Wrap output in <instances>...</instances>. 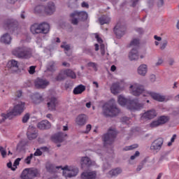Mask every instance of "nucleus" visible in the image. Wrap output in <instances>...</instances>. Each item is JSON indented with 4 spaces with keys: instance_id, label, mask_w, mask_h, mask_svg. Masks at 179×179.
I'll return each mask as SVG.
<instances>
[{
    "instance_id": "obj_62",
    "label": "nucleus",
    "mask_w": 179,
    "mask_h": 179,
    "mask_svg": "<svg viewBox=\"0 0 179 179\" xmlns=\"http://www.w3.org/2000/svg\"><path fill=\"white\" fill-rule=\"evenodd\" d=\"M95 38H96V40L99 44H101V43H103V39H101V38H100V36H99L98 34H96Z\"/></svg>"
},
{
    "instance_id": "obj_32",
    "label": "nucleus",
    "mask_w": 179,
    "mask_h": 179,
    "mask_svg": "<svg viewBox=\"0 0 179 179\" xmlns=\"http://www.w3.org/2000/svg\"><path fill=\"white\" fill-rule=\"evenodd\" d=\"M85 90H86V87L83 85H80L73 89V94H82Z\"/></svg>"
},
{
    "instance_id": "obj_16",
    "label": "nucleus",
    "mask_w": 179,
    "mask_h": 179,
    "mask_svg": "<svg viewBox=\"0 0 179 179\" xmlns=\"http://www.w3.org/2000/svg\"><path fill=\"white\" fill-rule=\"evenodd\" d=\"M7 67L10 72H17L19 71V62L15 59H11L8 62Z\"/></svg>"
},
{
    "instance_id": "obj_20",
    "label": "nucleus",
    "mask_w": 179,
    "mask_h": 179,
    "mask_svg": "<svg viewBox=\"0 0 179 179\" xmlns=\"http://www.w3.org/2000/svg\"><path fill=\"white\" fill-rule=\"evenodd\" d=\"M118 103L120 104V106H127L128 110H129V106H131V99H128L125 97H124L122 95H120L118 96V99H117Z\"/></svg>"
},
{
    "instance_id": "obj_39",
    "label": "nucleus",
    "mask_w": 179,
    "mask_h": 179,
    "mask_svg": "<svg viewBox=\"0 0 179 179\" xmlns=\"http://www.w3.org/2000/svg\"><path fill=\"white\" fill-rule=\"evenodd\" d=\"M37 176H38V170L29 169V179H33Z\"/></svg>"
},
{
    "instance_id": "obj_3",
    "label": "nucleus",
    "mask_w": 179,
    "mask_h": 179,
    "mask_svg": "<svg viewBox=\"0 0 179 179\" xmlns=\"http://www.w3.org/2000/svg\"><path fill=\"white\" fill-rule=\"evenodd\" d=\"M121 110L117 107L114 100L110 101L108 103L105 104L103 108V114L105 117H115L118 115Z\"/></svg>"
},
{
    "instance_id": "obj_5",
    "label": "nucleus",
    "mask_w": 179,
    "mask_h": 179,
    "mask_svg": "<svg viewBox=\"0 0 179 179\" xmlns=\"http://www.w3.org/2000/svg\"><path fill=\"white\" fill-rule=\"evenodd\" d=\"M13 55L21 59H27L31 57V49L24 46L17 47L12 51Z\"/></svg>"
},
{
    "instance_id": "obj_53",
    "label": "nucleus",
    "mask_w": 179,
    "mask_h": 179,
    "mask_svg": "<svg viewBox=\"0 0 179 179\" xmlns=\"http://www.w3.org/2000/svg\"><path fill=\"white\" fill-rule=\"evenodd\" d=\"M20 160H22V158H17L15 160L13 163V166L15 167L14 169H17V166H19V163H20Z\"/></svg>"
},
{
    "instance_id": "obj_22",
    "label": "nucleus",
    "mask_w": 179,
    "mask_h": 179,
    "mask_svg": "<svg viewBox=\"0 0 179 179\" xmlns=\"http://www.w3.org/2000/svg\"><path fill=\"white\" fill-rule=\"evenodd\" d=\"M57 98L55 97H51L49 99L47 106L48 110L50 111H55L56 107H57Z\"/></svg>"
},
{
    "instance_id": "obj_44",
    "label": "nucleus",
    "mask_w": 179,
    "mask_h": 179,
    "mask_svg": "<svg viewBox=\"0 0 179 179\" xmlns=\"http://www.w3.org/2000/svg\"><path fill=\"white\" fill-rule=\"evenodd\" d=\"M130 45H134V47H138L139 45V38L133 39L130 43Z\"/></svg>"
},
{
    "instance_id": "obj_47",
    "label": "nucleus",
    "mask_w": 179,
    "mask_h": 179,
    "mask_svg": "<svg viewBox=\"0 0 179 179\" xmlns=\"http://www.w3.org/2000/svg\"><path fill=\"white\" fill-rule=\"evenodd\" d=\"M33 154H30L29 156L27 157V158L25 159V163L27 164H30L31 163V159H33Z\"/></svg>"
},
{
    "instance_id": "obj_46",
    "label": "nucleus",
    "mask_w": 179,
    "mask_h": 179,
    "mask_svg": "<svg viewBox=\"0 0 179 179\" xmlns=\"http://www.w3.org/2000/svg\"><path fill=\"white\" fill-rule=\"evenodd\" d=\"M87 66H90L91 68H93L94 71H97V64L93 62H90L87 64Z\"/></svg>"
},
{
    "instance_id": "obj_61",
    "label": "nucleus",
    "mask_w": 179,
    "mask_h": 179,
    "mask_svg": "<svg viewBox=\"0 0 179 179\" xmlns=\"http://www.w3.org/2000/svg\"><path fill=\"white\" fill-rule=\"evenodd\" d=\"M131 6L133 7H135V6H136V5H138L139 0H131Z\"/></svg>"
},
{
    "instance_id": "obj_52",
    "label": "nucleus",
    "mask_w": 179,
    "mask_h": 179,
    "mask_svg": "<svg viewBox=\"0 0 179 179\" xmlns=\"http://www.w3.org/2000/svg\"><path fill=\"white\" fill-rule=\"evenodd\" d=\"M139 155H141L139 151H136L134 155L130 157L131 160H135L136 157H139Z\"/></svg>"
},
{
    "instance_id": "obj_45",
    "label": "nucleus",
    "mask_w": 179,
    "mask_h": 179,
    "mask_svg": "<svg viewBox=\"0 0 179 179\" xmlns=\"http://www.w3.org/2000/svg\"><path fill=\"white\" fill-rule=\"evenodd\" d=\"M29 120H30V114L27 113L23 116L22 121L23 124H26V122H27Z\"/></svg>"
},
{
    "instance_id": "obj_51",
    "label": "nucleus",
    "mask_w": 179,
    "mask_h": 179,
    "mask_svg": "<svg viewBox=\"0 0 179 179\" xmlns=\"http://www.w3.org/2000/svg\"><path fill=\"white\" fill-rule=\"evenodd\" d=\"M144 166H145V162H143L140 163V164L137 166V169H136L137 173H139V171H141V170L143 169Z\"/></svg>"
},
{
    "instance_id": "obj_15",
    "label": "nucleus",
    "mask_w": 179,
    "mask_h": 179,
    "mask_svg": "<svg viewBox=\"0 0 179 179\" xmlns=\"http://www.w3.org/2000/svg\"><path fill=\"white\" fill-rule=\"evenodd\" d=\"M48 85H50V82H48L45 79L37 78L35 80V86L38 89H45V87H47V86H48Z\"/></svg>"
},
{
    "instance_id": "obj_18",
    "label": "nucleus",
    "mask_w": 179,
    "mask_h": 179,
    "mask_svg": "<svg viewBox=\"0 0 179 179\" xmlns=\"http://www.w3.org/2000/svg\"><path fill=\"white\" fill-rule=\"evenodd\" d=\"M65 136H68V135L62 132H59L53 135L52 136V139L54 142L61 143L62 142H64V141H65Z\"/></svg>"
},
{
    "instance_id": "obj_57",
    "label": "nucleus",
    "mask_w": 179,
    "mask_h": 179,
    "mask_svg": "<svg viewBox=\"0 0 179 179\" xmlns=\"http://www.w3.org/2000/svg\"><path fill=\"white\" fill-rule=\"evenodd\" d=\"M82 8H85L86 9H89V3L86 1H83L81 3Z\"/></svg>"
},
{
    "instance_id": "obj_54",
    "label": "nucleus",
    "mask_w": 179,
    "mask_h": 179,
    "mask_svg": "<svg viewBox=\"0 0 179 179\" xmlns=\"http://www.w3.org/2000/svg\"><path fill=\"white\" fill-rule=\"evenodd\" d=\"M43 155V151L40 148H37L34 154V156H41Z\"/></svg>"
},
{
    "instance_id": "obj_35",
    "label": "nucleus",
    "mask_w": 179,
    "mask_h": 179,
    "mask_svg": "<svg viewBox=\"0 0 179 179\" xmlns=\"http://www.w3.org/2000/svg\"><path fill=\"white\" fill-rule=\"evenodd\" d=\"M68 6L71 8V9H77V8H79V1L69 0Z\"/></svg>"
},
{
    "instance_id": "obj_42",
    "label": "nucleus",
    "mask_w": 179,
    "mask_h": 179,
    "mask_svg": "<svg viewBox=\"0 0 179 179\" xmlns=\"http://www.w3.org/2000/svg\"><path fill=\"white\" fill-rule=\"evenodd\" d=\"M60 47H61V48H64V51L71 50V45L66 44V42H62Z\"/></svg>"
},
{
    "instance_id": "obj_36",
    "label": "nucleus",
    "mask_w": 179,
    "mask_h": 179,
    "mask_svg": "<svg viewBox=\"0 0 179 179\" xmlns=\"http://www.w3.org/2000/svg\"><path fill=\"white\" fill-rule=\"evenodd\" d=\"M111 93L113 94H118L120 93V83H115L110 87Z\"/></svg>"
},
{
    "instance_id": "obj_33",
    "label": "nucleus",
    "mask_w": 179,
    "mask_h": 179,
    "mask_svg": "<svg viewBox=\"0 0 179 179\" xmlns=\"http://www.w3.org/2000/svg\"><path fill=\"white\" fill-rule=\"evenodd\" d=\"M32 101L34 104H40L43 101V96L38 93H35L32 95Z\"/></svg>"
},
{
    "instance_id": "obj_40",
    "label": "nucleus",
    "mask_w": 179,
    "mask_h": 179,
    "mask_svg": "<svg viewBox=\"0 0 179 179\" xmlns=\"http://www.w3.org/2000/svg\"><path fill=\"white\" fill-rule=\"evenodd\" d=\"M43 10L45 11V6L39 5V6H36L34 8V13L38 15L40 13H43Z\"/></svg>"
},
{
    "instance_id": "obj_13",
    "label": "nucleus",
    "mask_w": 179,
    "mask_h": 179,
    "mask_svg": "<svg viewBox=\"0 0 179 179\" xmlns=\"http://www.w3.org/2000/svg\"><path fill=\"white\" fill-rule=\"evenodd\" d=\"M169 122V117L168 116H161L159 117L157 120H155L150 124V127L151 128H156L157 127H160V125H163L166 124V122Z\"/></svg>"
},
{
    "instance_id": "obj_30",
    "label": "nucleus",
    "mask_w": 179,
    "mask_h": 179,
    "mask_svg": "<svg viewBox=\"0 0 179 179\" xmlns=\"http://www.w3.org/2000/svg\"><path fill=\"white\" fill-rule=\"evenodd\" d=\"M0 41L3 44H7L9 45V44H10L12 41V36H10L9 34L6 33L3 36H1Z\"/></svg>"
},
{
    "instance_id": "obj_29",
    "label": "nucleus",
    "mask_w": 179,
    "mask_h": 179,
    "mask_svg": "<svg viewBox=\"0 0 179 179\" xmlns=\"http://www.w3.org/2000/svg\"><path fill=\"white\" fill-rule=\"evenodd\" d=\"M37 127L39 129H50L51 128V123L48 120H42L38 123Z\"/></svg>"
},
{
    "instance_id": "obj_9",
    "label": "nucleus",
    "mask_w": 179,
    "mask_h": 179,
    "mask_svg": "<svg viewBox=\"0 0 179 179\" xmlns=\"http://www.w3.org/2000/svg\"><path fill=\"white\" fill-rule=\"evenodd\" d=\"M129 92L133 96H141V94L145 92V87L138 83H134L130 85Z\"/></svg>"
},
{
    "instance_id": "obj_56",
    "label": "nucleus",
    "mask_w": 179,
    "mask_h": 179,
    "mask_svg": "<svg viewBox=\"0 0 179 179\" xmlns=\"http://www.w3.org/2000/svg\"><path fill=\"white\" fill-rule=\"evenodd\" d=\"M109 169H111V165H110V164L108 162H106L103 164V171H106V170H109Z\"/></svg>"
},
{
    "instance_id": "obj_27",
    "label": "nucleus",
    "mask_w": 179,
    "mask_h": 179,
    "mask_svg": "<svg viewBox=\"0 0 179 179\" xmlns=\"http://www.w3.org/2000/svg\"><path fill=\"white\" fill-rule=\"evenodd\" d=\"M130 61H136L139 59V54L138 53V48H134L129 54Z\"/></svg>"
},
{
    "instance_id": "obj_34",
    "label": "nucleus",
    "mask_w": 179,
    "mask_h": 179,
    "mask_svg": "<svg viewBox=\"0 0 179 179\" xmlns=\"http://www.w3.org/2000/svg\"><path fill=\"white\" fill-rule=\"evenodd\" d=\"M66 79V74L65 70H62L55 78L57 82H62Z\"/></svg>"
},
{
    "instance_id": "obj_58",
    "label": "nucleus",
    "mask_w": 179,
    "mask_h": 179,
    "mask_svg": "<svg viewBox=\"0 0 179 179\" xmlns=\"http://www.w3.org/2000/svg\"><path fill=\"white\" fill-rule=\"evenodd\" d=\"M163 5H164V0H159V1L157 2L158 8H162Z\"/></svg>"
},
{
    "instance_id": "obj_25",
    "label": "nucleus",
    "mask_w": 179,
    "mask_h": 179,
    "mask_svg": "<svg viewBox=\"0 0 179 179\" xmlns=\"http://www.w3.org/2000/svg\"><path fill=\"white\" fill-rule=\"evenodd\" d=\"M96 173L94 171L83 172L80 176V179H96Z\"/></svg>"
},
{
    "instance_id": "obj_55",
    "label": "nucleus",
    "mask_w": 179,
    "mask_h": 179,
    "mask_svg": "<svg viewBox=\"0 0 179 179\" xmlns=\"http://www.w3.org/2000/svg\"><path fill=\"white\" fill-rule=\"evenodd\" d=\"M35 72H36V66H31L29 67V73H30V75H33L35 73Z\"/></svg>"
},
{
    "instance_id": "obj_60",
    "label": "nucleus",
    "mask_w": 179,
    "mask_h": 179,
    "mask_svg": "<svg viewBox=\"0 0 179 179\" xmlns=\"http://www.w3.org/2000/svg\"><path fill=\"white\" fill-rule=\"evenodd\" d=\"M136 31L138 33V34H143L144 31L143 28H136Z\"/></svg>"
},
{
    "instance_id": "obj_8",
    "label": "nucleus",
    "mask_w": 179,
    "mask_h": 179,
    "mask_svg": "<svg viewBox=\"0 0 179 179\" xmlns=\"http://www.w3.org/2000/svg\"><path fill=\"white\" fill-rule=\"evenodd\" d=\"M148 94L151 96L153 100L159 101V103H167V101L171 100V96L169 95H163L156 92H148Z\"/></svg>"
},
{
    "instance_id": "obj_23",
    "label": "nucleus",
    "mask_w": 179,
    "mask_h": 179,
    "mask_svg": "<svg viewBox=\"0 0 179 179\" xmlns=\"http://www.w3.org/2000/svg\"><path fill=\"white\" fill-rule=\"evenodd\" d=\"M80 164L82 169H89V167L92 166V160H90V158L87 157H83L81 158Z\"/></svg>"
},
{
    "instance_id": "obj_1",
    "label": "nucleus",
    "mask_w": 179,
    "mask_h": 179,
    "mask_svg": "<svg viewBox=\"0 0 179 179\" xmlns=\"http://www.w3.org/2000/svg\"><path fill=\"white\" fill-rule=\"evenodd\" d=\"M47 169L50 173H52L55 169H57V170L61 169L63 171V176L65 177V178H72L73 177H76L79 173V169L78 168H69L68 166L62 167V166H54L53 165H49Z\"/></svg>"
},
{
    "instance_id": "obj_2",
    "label": "nucleus",
    "mask_w": 179,
    "mask_h": 179,
    "mask_svg": "<svg viewBox=\"0 0 179 179\" xmlns=\"http://www.w3.org/2000/svg\"><path fill=\"white\" fill-rule=\"evenodd\" d=\"M24 111V102H18L17 103L12 111L8 112L7 113H1V117H2L1 120H0V124H2L3 122H5L6 120H12L13 117V115H20Z\"/></svg>"
},
{
    "instance_id": "obj_43",
    "label": "nucleus",
    "mask_w": 179,
    "mask_h": 179,
    "mask_svg": "<svg viewBox=\"0 0 179 179\" xmlns=\"http://www.w3.org/2000/svg\"><path fill=\"white\" fill-rule=\"evenodd\" d=\"M138 148V144H134L129 146H126L123 148V150L128 151V150H133V149H136Z\"/></svg>"
},
{
    "instance_id": "obj_12",
    "label": "nucleus",
    "mask_w": 179,
    "mask_h": 179,
    "mask_svg": "<svg viewBox=\"0 0 179 179\" xmlns=\"http://www.w3.org/2000/svg\"><path fill=\"white\" fill-rule=\"evenodd\" d=\"M17 21L13 19H8L4 22V27L6 30H10V31H15L17 27Z\"/></svg>"
},
{
    "instance_id": "obj_7",
    "label": "nucleus",
    "mask_w": 179,
    "mask_h": 179,
    "mask_svg": "<svg viewBox=\"0 0 179 179\" xmlns=\"http://www.w3.org/2000/svg\"><path fill=\"white\" fill-rule=\"evenodd\" d=\"M117 136V132L114 129H109L108 132L102 136V141L105 147L114 143L115 138Z\"/></svg>"
},
{
    "instance_id": "obj_38",
    "label": "nucleus",
    "mask_w": 179,
    "mask_h": 179,
    "mask_svg": "<svg viewBox=\"0 0 179 179\" xmlns=\"http://www.w3.org/2000/svg\"><path fill=\"white\" fill-rule=\"evenodd\" d=\"M66 73V77L68 76L69 78H71V79H76V73L73 72V71L71 69H66L64 70Z\"/></svg>"
},
{
    "instance_id": "obj_17",
    "label": "nucleus",
    "mask_w": 179,
    "mask_h": 179,
    "mask_svg": "<svg viewBox=\"0 0 179 179\" xmlns=\"http://www.w3.org/2000/svg\"><path fill=\"white\" fill-rule=\"evenodd\" d=\"M87 122V116L85 114H80L76 118V124L79 127H83L86 125Z\"/></svg>"
},
{
    "instance_id": "obj_31",
    "label": "nucleus",
    "mask_w": 179,
    "mask_h": 179,
    "mask_svg": "<svg viewBox=\"0 0 179 179\" xmlns=\"http://www.w3.org/2000/svg\"><path fill=\"white\" fill-rule=\"evenodd\" d=\"M122 173V169L121 168H116L110 171L108 173V177L112 178V177H117V176H120Z\"/></svg>"
},
{
    "instance_id": "obj_48",
    "label": "nucleus",
    "mask_w": 179,
    "mask_h": 179,
    "mask_svg": "<svg viewBox=\"0 0 179 179\" xmlns=\"http://www.w3.org/2000/svg\"><path fill=\"white\" fill-rule=\"evenodd\" d=\"M0 153L2 157H6V150L2 146H0Z\"/></svg>"
},
{
    "instance_id": "obj_63",
    "label": "nucleus",
    "mask_w": 179,
    "mask_h": 179,
    "mask_svg": "<svg viewBox=\"0 0 179 179\" xmlns=\"http://www.w3.org/2000/svg\"><path fill=\"white\" fill-rule=\"evenodd\" d=\"M122 122H125L126 124H128V121H129V117H123L121 119Z\"/></svg>"
},
{
    "instance_id": "obj_6",
    "label": "nucleus",
    "mask_w": 179,
    "mask_h": 179,
    "mask_svg": "<svg viewBox=\"0 0 179 179\" xmlns=\"http://www.w3.org/2000/svg\"><path fill=\"white\" fill-rule=\"evenodd\" d=\"M89 15L86 11H78L76 10L70 14L71 24L74 26H77L80 22H85L87 20Z\"/></svg>"
},
{
    "instance_id": "obj_14",
    "label": "nucleus",
    "mask_w": 179,
    "mask_h": 179,
    "mask_svg": "<svg viewBox=\"0 0 179 179\" xmlns=\"http://www.w3.org/2000/svg\"><path fill=\"white\" fill-rule=\"evenodd\" d=\"M143 108V103H139L138 99H133L130 102V106H129V110L131 111H139Z\"/></svg>"
},
{
    "instance_id": "obj_64",
    "label": "nucleus",
    "mask_w": 179,
    "mask_h": 179,
    "mask_svg": "<svg viewBox=\"0 0 179 179\" xmlns=\"http://www.w3.org/2000/svg\"><path fill=\"white\" fill-rule=\"evenodd\" d=\"M163 64V60L162 59H159L157 62L155 64L156 66H159V65H162Z\"/></svg>"
},
{
    "instance_id": "obj_19",
    "label": "nucleus",
    "mask_w": 179,
    "mask_h": 179,
    "mask_svg": "<svg viewBox=\"0 0 179 179\" xmlns=\"http://www.w3.org/2000/svg\"><path fill=\"white\" fill-rule=\"evenodd\" d=\"M156 117H157V113L155 109L149 110L142 115V118H145V120H153Z\"/></svg>"
},
{
    "instance_id": "obj_4",
    "label": "nucleus",
    "mask_w": 179,
    "mask_h": 179,
    "mask_svg": "<svg viewBox=\"0 0 179 179\" xmlns=\"http://www.w3.org/2000/svg\"><path fill=\"white\" fill-rule=\"evenodd\" d=\"M30 30L32 34H48L50 32V24L47 22L35 23L31 26Z\"/></svg>"
},
{
    "instance_id": "obj_28",
    "label": "nucleus",
    "mask_w": 179,
    "mask_h": 179,
    "mask_svg": "<svg viewBox=\"0 0 179 179\" xmlns=\"http://www.w3.org/2000/svg\"><path fill=\"white\" fill-rule=\"evenodd\" d=\"M137 73L140 76H146V73H148V66L145 64H141L137 69Z\"/></svg>"
},
{
    "instance_id": "obj_11",
    "label": "nucleus",
    "mask_w": 179,
    "mask_h": 179,
    "mask_svg": "<svg viewBox=\"0 0 179 179\" xmlns=\"http://www.w3.org/2000/svg\"><path fill=\"white\" fill-rule=\"evenodd\" d=\"M126 30L127 28L125 27V26L119 22L114 27L113 31L117 38H121V37H122V36L125 34Z\"/></svg>"
},
{
    "instance_id": "obj_59",
    "label": "nucleus",
    "mask_w": 179,
    "mask_h": 179,
    "mask_svg": "<svg viewBox=\"0 0 179 179\" xmlns=\"http://www.w3.org/2000/svg\"><path fill=\"white\" fill-rule=\"evenodd\" d=\"M91 129H92V124H87L86 126L85 134H89V132H90Z\"/></svg>"
},
{
    "instance_id": "obj_21",
    "label": "nucleus",
    "mask_w": 179,
    "mask_h": 179,
    "mask_svg": "<svg viewBox=\"0 0 179 179\" xmlns=\"http://www.w3.org/2000/svg\"><path fill=\"white\" fill-rule=\"evenodd\" d=\"M55 12V4L52 1H50L45 6V13L46 15H52Z\"/></svg>"
},
{
    "instance_id": "obj_41",
    "label": "nucleus",
    "mask_w": 179,
    "mask_h": 179,
    "mask_svg": "<svg viewBox=\"0 0 179 179\" xmlns=\"http://www.w3.org/2000/svg\"><path fill=\"white\" fill-rule=\"evenodd\" d=\"M29 169H25L23 170L21 174V178L29 179Z\"/></svg>"
},
{
    "instance_id": "obj_37",
    "label": "nucleus",
    "mask_w": 179,
    "mask_h": 179,
    "mask_svg": "<svg viewBox=\"0 0 179 179\" xmlns=\"http://www.w3.org/2000/svg\"><path fill=\"white\" fill-rule=\"evenodd\" d=\"M110 17L106 15H103L99 18V22L101 26H103V24H108V23H110Z\"/></svg>"
},
{
    "instance_id": "obj_10",
    "label": "nucleus",
    "mask_w": 179,
    "mask_h": 179,
    "mask_svg": "<svg viewBox=\"0 0 179 179\" xmlns=\"http://www.w3.org/2000/svg\"><path fill=\"white\" fill-rule=\"evenodd\" d=\"M164 143V139H163V138H157L151 143V145L150 147V150H152V152H155L156 153L160 152Z\"/></svg>"
},
{
    "instance_id": "obj_50",
    "label": "nucleus",
    "mask_w": 179,
    "mask_h": 179,
    "mask_svg": "<svg viewBox=\"0 0 179 179\" xmlns=\"http://www.w3.org/2000/svg\"><path fill=\"white\" fill-rule=\"evenodd\" d=\"M176 138L177 135L173 134L172 138H171V141L168 143V146H171V145H173V143L176 141Z\"/></svg>"
},
{
    "instance_id": "obj_24",
    "label": "nucleus",
    "mask_w": 179,
    "mask_h": 179,
    "mask_svg": "<svg viewBox=\"0 0 179 179\" xmlns=\"http://www.w3.org/2000/svg\"><path fill=\"white\" fill-rule=\"evenodd\" d=\"M27 135L29 141H33V139H36L37 138V133H36V128H34V127L29 126Z\"/></svg>"
},
{
    "instance_id": "obj_26",
    "label": "nucleus",
    "mask_w": 179,
    "mask_h": 179,
    "mask_svg": "<svg viewBox=\"0 0 179 179\" xmlns=\"http://www.w3.org/2000/svg\"><path fill=\"white\" fill-rule=\"evenodd\" d=\"M57 71V63L54 61H50L46 66V72L54 73Z\"/></svg>"
},
{
    "instance_id": "obj_49",
    "label": "nucleus",
    "mask_w": 179,
    "mask_h": 179,
    "mask_svg": "<svg viewBox=\"0 0 179 179\" xmlns=\"http://www.w3.org/2000/svg\"><path fill=\"white\" fill-rule=\"evenodd\" d=\"M168 43L169 42L167 41V40L163 41L162 43L161 44V46H160V50H164L166 48V47H167Z\"/></svg>"
}]
</instances>
